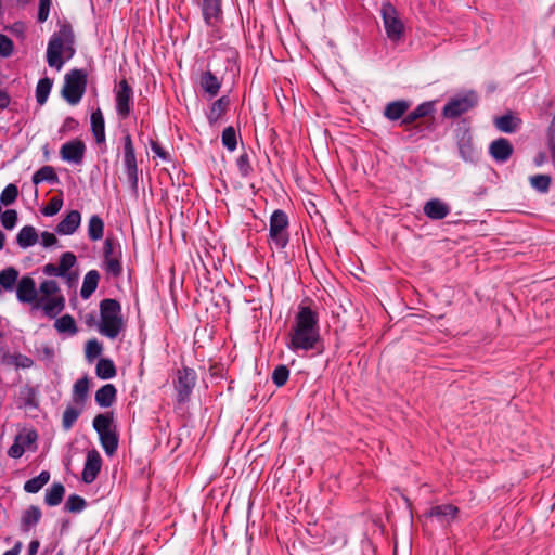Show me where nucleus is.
<instances>
[{
	"label": "nucleus",
	"instance_id": "nucleus-63",
	"mask_svg": "<svg viewBox=\"0 0 555 555\" xmlns=\"http://www.w3.org/2000/svg\"><path fill=\"white\" fill-rule=\"evenodd\" d=\"M41 237V245L46 248L52 247L57 243L56 236L48 231H44L40 235Z\"/></svg>",
	"mask_w": 555,
	"mask_h": 555
},
{
	"label": "nucleus",
	"instance_id": "nucleus-55",
	"mask_svg": "<svg viewBox=\"0 0 555 555\" xmlns=\"http://www.w3.org/2000/svg\"><path fill=\"white\" fill-rule=\"evenodd\" d=\"M10 363L14 364L16 367L29 369L34 365V360L28 356L17 353L11 356Z\"/></svg>",
	"mask_w": 555,
	"mask_h": 555
},
{
	"label": "nucleus",
	"instance_id": "nucleus-50",
	"mask_svg": "<svg viewBox=\"0 0 555 555\" xmlns=\"http://www.w3.org/2000/svg\"><path fill=\"white\" fill-rule=\"evenodd\" d=\"M62 206V196H54L49 201V203L44 207H42L41 212L46 217H53L61 210Z\"/></svg>",
	"mask_w": 555,
	"mask_h": 555
},
{
	"label": "nucleus",
	"instance_id": "nucleus-54",
	"mask_svg": "<svg viewBox=\"0 0 555 555\" xmlns=\"http://www.w3.org/2000/svg\"><path fill=\"white\" fill-rule=\"evenodd\" d=\"M14 50L13 40L7 35L0 34V56L9 57Z\"/></svg>",
	"mask_w": 555,
	"mask_h": 555
},
{
	"label": "nucleus",
	"instance_id": "nucleus-6",
	"mask_svg": "<svg viewBox=\"0 0 555 555\" xmlns=\"http://www.w3.org/2000/svg\"><path fill=\"white\" fill-rule=\"evenodd\" d=\"M288 216L282 209H275L270 216L268 244L278 250L284 249L289 242Z\"/></svg>",
	"mask_w": 555,
	"mask_h": 555
},
{
	"label": "nucleus",
	"instance_id": "nucleus-2",
	"mask_svg": "<svg viewBox=\"0 0 555 555\" xmlns=\"http://www.w3.org/2000/svg\"><path fill=\"white\" fill-rule=\"evenodd\" d=\"M75 36L70 24L60 26L49 39L47 47V63L50 67L60 70L66 61L75 54Z\"/></svg>",
	"mask_w": 555,
	"mask_h": 555
},
{
	"label": "nucleus",
	"instance_id": "nucleus-59",
	"mask_svg": "<svg viewBox=\"0 0 555 555\" xmlns=\"http://www.w3.org/2000/svg\"><path fill=\"white\" fill-rule=\"evenodd\" d=\"M51 0H39V9L37 20L39 23H44L50 14Z\"/></svg>",
	"mask_w": 555,
	"mask_h": 555
},
{
	"label": "nucleus",
	"instance_id": "nucleus-15",
	"mask_svg": "<svg viewBox=\"0 0 555 555\" xmlns=\"http://www.w3.org/2000/svg\"><path fill=\"white\" fill-rule=\"evenodd\" d=\"M459 514V507L448 503L433 506L423 514V517L426 519L436 518L440 525L450 526L457 518Z\"/></svg>",
	"mask_w": 555,
	"mask_h": 555
},
{
	"label": "nucleus",
	"instance_id": "nucleus-62",
	"mask_svg": "<svg viewBox=\"0 0 555 555\" xmlns=\"http://www.w3.org/2000/svg\"><path fill=\"white\" fill-rule=\"evenodd\" d=\"M25 452L23 444L18 440H14L13 444L8 450V455L12 459H20Z\"/></svg>",
	"mask_w": 555,
	"mask_h": 555
},
{
	"label": "nucleus",
	"instance_id": "nucleus-41",
	"mask_svg": "<svg viewBox=\"0 0 555 555\" xmlns=\"http://www.w3.org/2000/svg\"><path fill=\"white\" fill-rule=\"evenodd\" d=\"M96 376L101 379H111L116 376V366L111 359L102 358L95 366Z\"/></svg>",
	"mask_w": 555,
	"mask_h": 555
},
{
	"label": "nucleus",
	"instance_id": "nucleus-37",
	"mask_svg": "<svg viewBox=\"0 0 555 555\" xmlns=\"http://www.w3.org/2000/svg\"><path fill=\"white\" fill-rule=\"evenodd\" d=\"M65 494V487L61 482H54L49 489L46 491L44 503L48 506H57Z\"/></svg>",
	"mask_w": 555,
	"mask_h": 555
},
{
	"label": "nucleus",
	"instance_id": "nucleus-3",
	"mask_svg": "<svg viewBox=\"0 0 555 555\" xmlns=\"http://www.w3.org/2000/svg\"><path fill=\"white\" fill-rule=\"evenodd\" d=\"M100 322L99 332L109 338L115 339L125 330L121 304L114 298H104L100 301Z\"/></svg>",
	"mask_w": 555,
	"mask_h": 555
},
{
	"label": "nucleus",
	"instance_id": "nucleus-24",
	"mask_svg": "<svg viewBox=\"0 0 555 555\" xmlns=\"http://www.w3.org/2000/svg\"><path fill=\"white\" fill-rule=\"evenodd\" d=\"M90 380L87 375L77 379L73 386L72 402L75 405L86 406L89 398Z\"/></svg>",
	"mask_w": 555,
	"mask_h": 555
},
{
	"label": "nucleus",
	"instance_id": "nucleus-10",
	"mask_svg": "<svg viewBox=\"0 0 555 555\" xmlns=\"http://www.w3.org/2000/svg\"><path fill=\"white\" fill-rule=\"evenodd\" d=\"M177 378L173 380L176 401L184 404L190 401L193 389L196 386L197 374L194 369L182 366L177 371Z\"/></svg>",
	"mask_w": 555,
	"mask_h": 555
},
{
	"label": "nucleus",
	"instance_id": "nucleus-35",
	"mask_svg": "<svg viewBox=\"0 0 555 555\" xmlns=\"http://www.w3.org/2000/svg\"><path fill=\"white\" fill-rule=\"evenodd\" d=\"M31 182L38 185L42 182L55 184L59 182V177L52 166L46 165L38 169L31 177Z\"/></svg>",
	"mask_w": 555,
	"mask_h": 555
},
{
	"label": "nucleus",
	"instance_id": "nucleus-31",
	"mask_svg": "<svg viewBox=\"0 0 555 555\" xmlns=\"http://www.w3.org/2000/svg\"><path fill=\"white\" fill-rule=\"evenodd\" d=\"M460 156L465 162H474L477 158V152L473 145L469 133L464 132L457 141Z\"/></svg>",
	"mask_w": 555,
	"mask_h": 555
},
{
	"label": "nucleus",
	"instance_id": "nucleus-30",
	"mask_svg": "<svg viewBox=\"0 0 555 555\" xmlns=\"http://www.w3.org/2000/svg\"><path fill=\"white\" fill-rule=\"evenodd\" d=\"M117 389L113 384H105L95 392L94 400L101 408H109L116 400Z\"/></svg>",
	"mask_w": 555,
	"mask_h": 555
},
{
	"label": "nucleus",
	"instance_id": "nucleus-22",
	"mask_svg": "<svg viewBox=\"0 0 555 555\" xmlns=\"http://www.w3.org/2000/svg\"><path fill=\"white\" fill-rule=\"evenodd\" d=\"M222 81L223 80H220L219 74H216V72L209 67L206 72L202 73L199 79L202 89L208 93L210 98L219 93Z\"/></svg>",
	"mask_w": 555,
	"mask_h": 555
},
{
	"label": "nucleus",
	"instance_id": "nucleus-29",
	"mask_svg": "<svg viewBox=\"0 0 555 555\" xmlns=\"http://www.w3.org/2000/svg\"><path fill=\"white\" fill-rule=\"evenodd\" d=\"M410 103L405 100H397L388 103L384 109V116L390 121H397L405 116Z\"/></svg>",
	"mask_w": 555,
	"mask_h": 555
},
{
	"label": "nucleus",
	"instance_id": "nucleus-60",
	"mask_svg": "<svg viewBox=\"0 0 555 555\" xmlns=\"http://www.w3.org/2000/svg\"><path fill=\"white\" fill-rule=\"evenodd\" d=\"M79 122L72 116H68L64 119L63 125L61 126L59 132L60 133H68L74 132L78 129Z\"/></svg>",
	"mask_w": 555,
	"mask_h": 555
},
{
	"label": "nucleus",
	"instance_id": "nucleus-57",
	"mask_svg": "<svg viewBox=\"0 0 555 555\" xmlns=\"http://www.w3.org/2000/svg\"><path fill=\"white\" fill-rule=\"evenodd\" d=\"M39 291L44 295L43 297H51L59 292V285L53 280H46L40 284Z\"/></svg>",
	"mask_w": 555,
	"mask_h": 555
},
{
	"label": "nucleus",
	"instance_id": "nucleus-17",
	"mask_svg": "<svg viewBox=\"0 0 555 555\" xmlns=\"http://www.w3.org/2000/svg\"><path fill=\"white\" fill-rule=\"evenodd\" d=\"M34 308H41L49 319H54L65 309V298L63 295L40 297L35 302Z\"/></svg>",
	"mask_w": 555,
	"mask_h": 555
},
{
	"label": "nucleus",
	"instance_id": "nucleus-46",
	"mask_svg": "<svg viewBox=\"0 0 555 555\" xmlns=\"http://www.w3.org/2000/svg\"><path fill=\"white\" fill-rule=\"evenodd\" d=\"M552 178L548 175H535L530 177V183L533 189L540 193H546L550 190Z\"/></svg>",
	"mask_w": 555,
	"mask_h": 555
},
{
	"label": "nucleus",
	"instance_id": "nucleus-52",
	"mask_svg": "<svg viewBox=\"0 0 555 555\" xmlns=\"http://www.w3.org/2000/svg\"><path fill=\"white\" fill-rule=\"evenodd\" d=\"M1 224L7 230H12L17 223V212L14 209H7L0 214Z\"/></svg>",
	"mask_w": 555,
	"mask_h": 555
},
{
	"label": "nucleus",
	"instance_id": "nucleus-61",
	"mask_svg": "<svg viewBox=\"0 0 555 555\" xmlns=\"http://www.w3.org/2000/svg\"><path fill=\"white\" fill-rule=\"evenodd\" d=\"M151 150L153 153L164 162L170 160V154L166 152L156 141H151Z\"/></svg>",
	"mask_w": 555,
	"mask_h": 555
},
{
	"label": "nucleus",
	"instance_id": "nucleus-36",
	"mask_svg": "<svg viewBox=\"0 0 555 555\" xmlns=\"http://www.w3.org/2000/svg\"><path fill=\"white\" fill-rule=\"evenodd\" d=\"M83 409H85L83 406L75 405V404L74 405L68 404L65 408V410L63 412V416H62V427L64 430L67 431L73 428L74 424L76 423V421L82 413Z\"/></svg>",
	"mask_w": 555,
	"mask_h": 555
},
{
	"label": "nucleus",
	"instance_id": "nucleus-16",
	"mask_svg": "<svg viewBox=\"0 0 555 555\" xmlns=\"http://www.w3.org/2000/svg\"><path fill=\"white\" fill-rule=\"evenodd\" d=\"M102 457L100 453L93 449L88 451L83 469L81 473V479L85 483H92L101 472Z\"/></svg>",
	"mask_w": 555,
	"mask_h": 555
},
{
	"label": "nucleus",
	"instance_id": "nucleus-48",
	"mask_svg": "<svg viewBox=\"0 0 555 555\" xmlns=\"http://www.w3.org/2000/svg\"><path fill=\"white\" fill-rule=\"evenodd\" d=\"M289 377V369L285 364L278 365L272 372V382L276 387H283Z\"/></svg>",
	"mask_w": 555,
	"mask_h": 555
},
{
	"label": "nucleus",
	"instance_id": "nucleus-53",
	"mask_svg": "<svg viewBox=\"0 0 555 555\" xmlns=\"http://www.w3.org/2000/svg\"><path fill=\"white\" fill-rule=\"evenodd\" d=\"M118 245H120L114 237L107 236L104 241L103 245V256L104 260L114 259V255L118 250Z\"/></svg>",
	"mask_w": 555,
	"mask_h": 555
},
{
	"label": "nucleus",
	"instance_id": "nucleus-27",
	"mask_svg": "<svg viewBox=\"0 0 555 555\" xmlns=\"http://www.w3.org/2000/svg\"><path fill=\"white\" fill-rule=\"evenodd\" d=\"M435 111V103L433 101H427L418 104L412 112L405 114L402 118L400 125L411 126L417 119L426 117L430 115Z\"/></svg>",
	"mask_w": 555,
	"mask_h": 555
},
{
	"label": "nucleus",
	"instance_id": "nucleus-25",
	"mask_svg": "<svg viewBox=\"0 0 555 555\" xmlns=\"http://www.w3.org/2000/svg\"><path fill=\"white\" fill-rule=\"evenodd\" d=\"M423 210L425 216L431 220H441L450 214L449 206L438 198L426 202Z\"/></svg>",
	"mask_w": 555,
	"mask_h": 555
},
{
	"label": "nucleus",
	"instance_id": "nucleus-7",
	"mask_svg": "<svg viewBox=\"0 0 555 555\" xmlns=\"http://www.w3.org/2000/svg\"><path fill=\"white\" fill-rule=\"evenodd\" d=\"M88 74L85 69L74 68L65 74L62 96L70 104L79 103L86 92Z\"/></svg>",
	"mask_w": 555,
	"mask_h": 555
},
{
	"label": "nucleus",
	"instance_id": "nucleus-4",
	"mask_svg": "<svg viewBox=\"0 0 555 555\" xmlns=\"http://www.w3.org/2000/svg\"><path fill=\"white\" fill-rule=\"evenodd\" d=\"M238 51L229 46H220L212 51L208 67L219 74L220 80L234 81L240 76Z\"/></svg>",
	"mask_w": 555,
	"mask_h": 555
},
{
	"label": "nucleus",
	"instance_id": "nucleus-19",
	"mask_svg": "<svg viewBox=\"0 0 555 555\" xmlns=\"http://www.w3.org/2000/svg\"><path fill=\"white\" fill-rule=\"evenodd\" d=\"M16 297L21 302L35 304L38 300L36 283L31 276L25 275L18 281L16 287Z\"/></svg>",
	"mask_w": 555,
	"mask_h": 555
},
{
	"label": "nucleus",
	"instance_id": "nucleus-42",
	"mask_svg": "<svg viewBox=\"0 0 555 555\" xmlns=\"http://www.w3.org/2000/svg\"><path fill=\"white\" fill-rule=\"evenodd\" d=\"M52 86H53L52 79H50L48 77H43V78L39 79V81L36 86V91H35L36 101L39 105H43L47 102L49 94L51 92Z\"/></svg>",
	"mask_w": 555,
	"mask_h": 555
},
{
	"label": "nucleus",
	"instance_id": "nucleus-23",
	"mask_svg": "<svg viewBox=\"0 0 555 555\" xmlns=\"http://www.w3.org/2000/svg\"><path fill=\"white\" fill-rule=\"evenodd\" d=\"M521 119L513 114V112H507L506 114L495 117L493 124L498 130L504 133H515L520 129Z\"/></svg>",
	"mask_w": 555,
	"mask_h": 555
},
{
	"label": "nucleus",
	"instance_id": "nucleus-32",
	"mask_svg": "<svg viewBox=\"0 0 555 555\" xmlns=\"http://www.w3.org/2000/svg\"><path fill=\"white\" fill-rule=\"evenodd\" d=\"M100 281V273L98 270H90L86 273L80 288V296L82 299H89L96 291Z\"/></svg>",
	"mask_w": 555,
	"mask_h": 555
},
{
	"label": "nucleus",
	"instance_id": "nucleus-18",
	"mask_svg": "<svg viewBox=\"0 0 555 555\" xmlns=\"http://www.w3.org/2000/svg\"><path fill=\"white\" fill-rule=\"evenodd\" d=\"M514 147L508 139L499 138L491 142L489 146V154L498 163L507 162L513 155Z\"/></svg>",
	"mask_w": 555,
	"mask_h": 555
},
{
	"label": "nucleus",
	"instance_id": "nucleus-43",
	"mask_svg": "<svg viewBox=\"0 0 555 555\" xmlns=\"http://www.w3.org/2000/svg\"><path fill=\"white\" fill-rule=\"evenodd\" d=\"M118 250L114 255V259L104 260V269L105 271L114 278H118L122 273V264H121V247L117 246Z\"/></svg>",
	"mask_w": 555,
	"mask_h": 555
},
{
	"label": "nucleus",
	"instance_id": "nucleus-34",
	"mask_svg": "<svg viewBox=\"0 0 555 555\" xmlns=\"http://www.w3.org/2000/svg\"><path fill=\"white\" fill-rule=\"evenodd\" d=\"M38 242V233L33 225L23 227L17 235L16 243L21 248H28Z\"/></svg>",
	"mask_w": 555,
	"mask_h": 555
},
{
	"label": "nucleus",
	"instance_id": "nucleus-12",
	"mask_svg": "<svg viewBox=\"0 0 555 555\" xmlns=\"http://www.w3.org/2000/svg\"><path fill=\"white\" fill-rule=\"evenodd\" d=\"M380 15L387 38L391 42H399L404 34V25L395 5L390 2L382 4Z\"/></svg>",
	"mask_w": 555,
	"mask_h": 555
},
{
	"label": "nucleus",
	"instance_id": "nucleus-44",
	"mask_svg": "<svg viewBox=\"0 0 555 555\" xmlns=\"http://www.w3.org/2000/svg\"><path fill=\"white\" fill-rule=\"evenodd\" d=\"M222 145L229 151L233 152L237 147V133L233 126L223 129L221 134Z\"/></svg>",
	"mask_w": 555,
	"mask_h": 555
},
{
	"label": "nucleus",
	"instance_id": "nucleus-39",
	"mask_svg": "<svg viewBox=\"0 0 555 555\" xmlns=\"http://www.w3.org/2000/svg\"><path fill=\"white\" fill-rule=\"evenodd\" d=\"M50 480V473L48 470H42L40 474L31 479H28L24 483V490L27 493H37L39 492L44 485H47Z\"/></svg>",
	"mask_w": 555,
	"mask_h": 555
},
{
	"label": "nucleus",
	"instance_id": "nucleus-14",
	"mask_svg": "<svg viewBox=\"0 0 555 555\" xmlns=\"http://www.w3.org/2000/svg\"><path fill=\"white\" fill-rule=\"evenodd\" d=\"M86 150L85 142L76 138L65 142L61 146L60 156L62 160L79 166L83 163Z\"/></svg>",
	"mask_w": 555,
	"mask_h": 555
},
{
	"label": "nucleus",
	"instance_id": "nucleus-56",
	"mask_svg": "<svg viewBox=\"0 0 555 555\" xmlns=\"http://www.w3.org/2000/svg\"><path fill=\"white\" fill-rule=\"evenodd\" d=\"M37 439L38 434L35 429H30L24 435L16 436V440H18L23 444L24 449L29 448L31 444H35Z\"/></svg>",
	"mask_w": 555,
	"mask_h": 555
},
{
	"label": "nucleus",
	"instance_id": "nucleus-5",
	"mask_svg": "<svg viewBox=\"0 0 555 555\" xmlns=\"http://www.w3.org/2000/svg\"><path fill=\"white\" fill-rule=\"evenodd\" d=\"M92 426L99 435L104 452L108 456L115 454L119 444V434L115 424L114 412L107 411L98 414L92 421Z\"/></svg>",
	"mask_w": 555,
	"mask_h": 555
},
{
	"label": "nucleus",
	"instance_id": "nucleus-33",
	"mask_svg": "<svg viewBox=\"0 0 555 555\" xmlns=\"http://www.w3.org/2000/svg\"><path fill=\"white\" fill-rule=\"evenodd\" d=\"M253 151L242 147V152L235 160L238 173L242 178H249L254 173V167L251 164Z\"/></svg>",
	"mask_w": 555,
	"mask_h": 555
},
{
	"label": "nucleus",
	"instance_id": "nucleus-49",
	"mask_svg": "<svg viewBox=\"0 0 555 555\" xmlns=\"http://www.w3.org/2000/svg\"><path fill=\"white\" fill-rule=\"evenodd\" d=\"M77 259L72 251H65L60 257L59 270L63 276H66L67 272L75 266Z\"/></svg>",
	"mask_w": 555,
	"mask_h": 555
},
{
	"label": "nucleus",
	"instance_id": "nucleus-20",
	"mask_svg": "<svg viewBox=\"0 0 555 555\" xmlns=\"http://www.w3.org/2000/svg\"><path fill=\"white\" fill-rule=\"evenodd\" d=\"M230 96L222 95L211 103L209 109L206 112V118L210 126L216 125L228 112L230 107Z\"/></svg>",
	"mask_w": 555,
	"mask_h": 555
},
{
	"label": "nucleus",
	"instance_id": "nucleus-45",
	"mask_svg": "<svg viewBox=\"0 0 555 555\" xmlns=\"http://www.w3.org/2000/svg\"><path fill=\"white\" fill-rule=\"evenodd\" d=\"M87 506L86 500L78 494H70L64 505V509L68 513H80Z\"/></svg>",
	"mask_w": 555,
	"mask_h": 555
},
{
	"label": "nucleus",
	"instance_id": "nucleus-26",
	"mask_svg": "<svg viewBox=\"0 0 555 555\" xmlns=\"http://www.w3.org/2000/svg\"><path fill=\"white\" fill-rule=\"evenodd\" d=\"M91 132L98 144H103L106 141L105 135V120L100 107L91 113L90 117Z\"/></svg>",
	"mask_w": 555,
	"mask_h": 555
},
{
	"label": "nucleus",
	"instance_id": "nucleus-38",
	"mask_svg": "<svg viewBox=\"0 0 555 555\" xmlns=\"http://www.w3.org/2000/svg\"><path fill=\"white\" fill-rule=\"evenodd\" d=\"M54 327L60 334L76 335L78 327L75 319L70 314H64L55 320Z\"/></svg>",
	"mask_w": 555,
	"mask_h": 555
},
{
	"label": "nucleus",
	"instance_id": "nucleus-47",
	"mask_svg": "<svg viewBox=\"0 0 555 555\" xmlns=\"http://www.w3.org/2000/svg\"><path fill=\"white\" fill-rule=\"evenodd\" d=\"M18 196V189L14 183L8 184L0 194V204L4 206L12 205Z\"/></svg>",
	"mask_w": 555,
	"mask_h": 555
},
{
	"label": "nucleus",
	"instance_id": "nucleus-28",
	"mask_svg": "<svg viewBox=\"0 0 555 555\" xmlns=\"http://www.w3.org/2000/svg\"><path fill=\"white\" fill-rule=\"evenodd\" d=\"M42 517V513L39 506L30 505L26 508L21 517V530L23 532L30 531L35 526L38 525Z\"/></svg>",
	"mask_w": 555,
	"mask_h": 555
},
{
	"label": "nucleus",
	"instance_id": "nucleus-64",
	"mask_svg": "<svg viewBox=\"0 0 555 555\" xmlns=\"http://www.w3.org/2000/svg\"><path fill=\"white\" fill-rule=\"evenodd\" d=\"M43 273L47 274V275H54V276L64 278L62 272H60V270H59V266H56L54 263H47L43 267Z\"/></svg>",
	"mask_w": 555,
	"mask_h": 555
},
{
	"label": "nucleus",
	"instance_id": "nucleus-9",
	"mask_svg": "<svg viewBox=\"0 0 555 555\" xmlns=\"http://www.w3.org/2000/svg\"><path fill=\"white\" fill-rule=\"evenodd\" d=\"M122 164L130 189L137 194L139 189V168L132 137L128 131L122 137Z\"/></svg>",
	"mask_w": 555,
	"mask_h": 555
},
{
	"label": "nucleus",
	"instance_id": "nucleus-21",
	"mask_svg": "<svg viewBox=\"0 0 555 555\" xmlns=\"http://www.w3.org/2000/svg\"><path fill=\"white\" fill-rule=\"evenodd\" d=\"M81 223V214L78 210H70L57 223L55 232L61 235H72L76 232Z\"/></svg>",
	"mask_w": 555,
	"mask_h": 555
},
{
	"label": "nucleus",
	"instance_id": "nucleus-51",
	"mask_svg": "<svg viewBox=\"0 0 555 555\" xmlns=\"http://www.w3.org/2000/svg\"><path fill=\"white\" fill-rule=\"evenodd\" d=\"M431 130V125L423 126L422 124L413 125L406 129L409 132L408 138L411 141H417L426 135V132Z\"/></svg>",
	"mask_w": 555,
	"mask_h": 555
},
{
	"label": "nucleus",
	"instance_id": "nucleus-8",
	"mask_svg": "<svg viewBox=\"0 0 555 555\" xmlns=\"http://www.w3.org/2000/svg\"><path fill=\"white\" fill-rule=\"evenodd\" d=\"M199 7L204 23L210 29L209 37L212 40H220L221 25L224 22L222 0H201Z\"/></svg>",
	"mask_w": 555,
	"mask_h": 555
},
{
	"label": "nucleus",
	"instance_id": "nucleus-40",
	"mask_svg": "<svg viewBox=\"0 0 555 555\" xmlns=\"http://www.w3.org/2000/svg\"><path fill=\"white\" fill-rule=\"evenodd\" d=\"M104 221L99 215H93L88 223V236L91 241L96 242L103 237Z\"/></svg>",
	"mask_w": 555,
	"mask_h": 555
},
{
	"label": "nucleus",
	"instance_id": "nucleus-1",
	"mask_svg": "<svg viewBox=\"0 0 555 555\" xmlns=\"http://www.w3.org/2000/svg\"><path fill=\"white\" fill-rule=\"evenodd\" d=\"M286 346L294 352L312 350L318 353L323 352L319 313L310 305H305V301L298 306Z\"/></svg>",
	"mask_w": 555,
	"mask_h": 555
},
{
	"label": "nucleus",
	"instance_id": "nucleus-58",
	"mask_svg": "<svg viewBox=\"0 0 555 555\" xmlns=\"http://www.w3.org/2000/svg\"><path fill=\"white\" fill-rule=\"evenodd\" d=\"M102 344L96 339H91L86 345V354L88 358H96L102 353Z\"/></svg>",
	"mask_w": 555,
	"mask_h": 555
},
{
	"label": "nucleus",
	"instance_id": "nucleus-13",
	"mask_svg": "<svg viewBox=\"0 0 555 555\" xmlns=\"http://www.w3.org/2000/svg\"><path fill=\"white\" fill-rule=\"evenodd\" d=\"M115 109L119 120L129 118L133 107V89L126 78H122L114 89Z\"/></svg>",
	"mask_w": 555,
	"mask_h": 555
},
{
	"label": "nucleus",
	"instance_id": "nucleus-11",
	"mask_svg": "<svg viewBox=\"0 0 555 555\" xmlns=\"http://www.w3.org/2000/svg\"><path fill=\"white\" fill-rule=\"evenodd\" d=\"M478 104V95L475 91H468L451 98L442 108L444 118L455 119L476 107Z\"/></svg>",
	"mask_w": 555,
	"mask_h": 555
}]
</instances>
